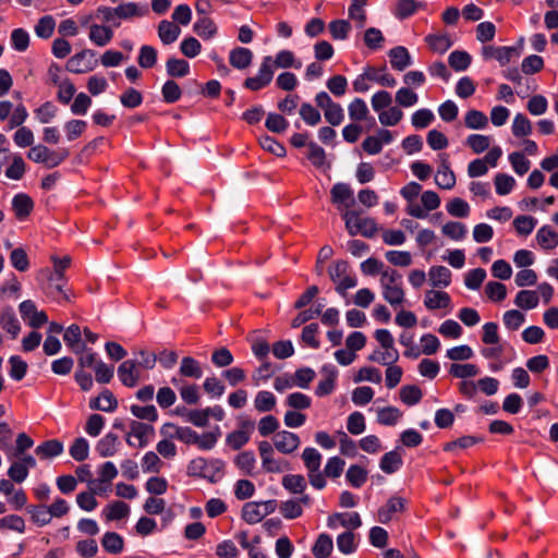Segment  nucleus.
<instances>
[{"label":"nucleus","instance_id":"nucleus-1","mask_svg":"<svg viewBox=\"0 0 558 558\" xmlns=\"http://www.w3.org/2000/svg\"><path fill=\"white\" fill-rule=\"evenodd\" d=\"M302 66L301 61H296L294 53L290 50H281L272 59L270 56L263 58L257 75L247 77L243 85L245 88L257 92L268 86L274 77L275 68H295Z\"/></svg>","mask_w":558,"mask_h":558},{"label":"nucleus","instance_id":"nucleus-2","mask_svg":"<svg viewBox=\"0 0 558 558\" xmlns=\"http://www.w3.org/2000/svg\"><path fill=\"white\" fill-rule=\"evenodd\" d=\"M401 279L402 276L397 270L381 271L380 286L383 289V298L393 307L401 305L404 301Z\"/></svg>","mask_w":558,"mask_h":558},{"label":"nucleus","instance_id":"nucleus-3","mask_svg":"<svg viewBox=\"0 0 558 558\" xmlns=\"http://www.w3.org/2000/svg\"><path fill=\"white\" fill-rule=\"evenodd\" d=\"M69 155L68 148L52 150L43 144H38L31 147L27 158L36 163H43L46 168L50 169L60 166Z\"/></svg>","mask_w":558,"mask_h":558},{"label":"nucleus","instance_id":"nucleus-4","mask_svg":"<svg viewBox=\"0 0 558 558\" xmlns=\"http://www.w3.org/2000/svg\"><path fill=\"white\" fill-rule=\"evenodd\" d=\"M345 222V229L350 235L362 234L366 238H373L377 232V225L372 218H363L354 210H345L342 215Z\"/></svg>","mask_w":558,"mask_h":558},{"label":"nucleus","instance_id":"nucleus-5","mask_svg":"<svg viewBox=\"0 0 558 558\" xmlns=\"http://www.w3.org/2000/svg\"><path fill=\"white\" fill-rule=\"evenodd\" d=\"M330 279L336 283V291L342 296L345 295L348 289L354 288L357 280L350 275V266L345 260H336L328 268Z\"/></svg>","mask_w":558,"mask_h":558},{"label":"nucleus","instance_id":"nucleus-6","mask_svg":"<svg viewBox=\"0 0 558 558\" xmlns=\"http://www.w3.org/2000/svg\"><path fill=\"white\" fill-rule=\"evenodd\" d=\"M95 56L93 50L84 49L68 60L66 70L76 74L89 72L97 63Z\"/></svg>","mask_w":558,"mask_h":558},{"label":"nucleus","instance_id":"nucleus-7","mask_svg":"<svg viewBox=\"0 0 558 558\" xmlns=\"http://www.w3.org/2000/svg\"><path fill=\"white\" fill-rule=\"evenodd\" d=\"M141 368L137 360H125L118 367L119 379L126 387H135L141 378Z\"/></svg>","mask_w":558,"mask_h":558},{"label":"nucleus","instance_id":"nucleus-8","mask_svg":"<svg viewBox=\"0 0 558 558\" xmlns=\"http://www.w3.org/2000/svg\"><path fill=\"white\" fill-rule=\"evenodd\" d=\"M274 447L283 454L294 452L301 444L300 437L288 430L277 432L272 437Z\"/></svg>","mask_w":558,"mask_h":558},{"label":"nucleus","instance_id":"nucleus-9","mask_svg":"<svg viewBox=\"0 0 558 558\" xmlns=\"http://www.w3.org/2000/svg\"><path fill=\"white\" fill-rule=\"evenodd\" d=\"M330 196L338 209L348 210L355 203L353 191L347 183H336L330 190Z\"/></svg>","mask_w":558,"mask_h":558},{"label":"nucleus","instance_id":"nucleus-10","mask_svg":"<svg viewBox=\"0 0 558 558\" xmlns=\"http://www.w3.org/2000/svg\"><path fill=\"white\" fill-rule=\"evenodd\" d=\"M407 499L400 496H392L388 499L385 506L380 507L377 511V520L387 524L392 520L395 513L403 512L405 510Z\"/></svg>","mask_w":558,"mask_h":558},{"label":"nucleus","instance_id":"nucleus-11","mask_svg":"<svg viewBox=\"0 0 558 558\" xmlns=\"http://www.w3.org/2000/svg\"><path fill=\"white\" fill-rule=\"evenodd\" d=\"M435 183L444 190H451L456 185V175L450 169L448 156L440 155V165L435 174Z\"/></svg>","mask_w":558,"mask_h":558},{"label":"nucleus","instance_id":"nucleus-12","mask_svg":"<svg viewBox=\"0 0 558 558\" xmlns=\"http://www.w3.org/2000/svg\"><path fill=\"white\" fill-rule=\"evenodd\" d=\"M362 525L361 517L357 512L351 513H333L327 519V526L336 530L338 526L347 529H357Z\"/></svg>","mask_w":558,"mask_h":558},{"label":"nucleus","instance_id":"nucleus-13","mask_svg":"<svg viewBox=\"0 0 558 558\" xmlns=\"http://www.w3.org/2000/svg\"><path fill=\"white\" fill-rule=\"evenodd\" d=\"M513 56H518L517 49L514 47L485 46L483 48V57L485 59H495L501 65L509 63Z\"/></svg>","mask_w":558,"mask_h":558},{"label":"nucleus","instance_id":"nucleus-14","mask_svg":"<svg viewBox=\"0 0 558 558\" xmlns=\"http://www.w3.org/2000/svg\"><path fill=\"white\" fill-rule=\"evenodd\" d=\"M130 428L131 433L126 438L129 445H132L130 436H134L138 439V446L143 448L148 444L149 437L154 435V427L151 425L144 424L138 421H132Z\"/></svg>","mask_w":558,"mask_h":558},{"label":"nucleus","instance_id":"nucleus-15","mask_svg":"<svg viewBox=\"0 0 558 558\" xmlns=\"http://www.w3.org/2000/svg\"><path fill=\"white\" fill-rule=\"evenodd\" d=\"M424 40L430 50L440 54L448 51L453 45L450 35L447 33L429 34Z\"/></svg>","mask_w":558,"mask_h":558},{"label":"nucleus","instance_id":"nucleus-16","mask_svg":"<svg viewBox=\"0 0 558 558\" xmlns=\"http://www.w3.org/2000/svg\"><path fill=\"white\" fill-rule=\"evenodd\" d=\"M64 282L65 278H58L57 276L50 275L48 282L44 287V291L49 298L58 302L68 301L69 298L63 290Z\"/></svg>","mask_w":558,"mask_h":558},{"label":"nucleus","instance_id":"nucleus-17","mask_svg":"<svg viewBox=\"0 0 558 558\" xmlns=\"http://www.w3.org/2000/svg\"><path fill=\"white\" fill-rule=\"evenodd\" d=\"M12 208L19 220L28 217L34 208L33 199L24 193L16 194L12 199Z\"/></svg>","mask_w":558,"mask_h":558},{"label":"nucleus","instance_id":"nucleus-18","mask_svg":"<svg viewBox=\"0 0 558 558\" xmlns=\"http://www.w3.org/2000/svg\"><path fill=\"white\" fill-rule=\"evenodd\" d=\"M390 64L397 71H403L411 65V56L403 46H397L389 50Z\"/></svg>","mask_w":558,"mask_h":558},{"label":"nucleus","instance_id":"nucleus-19","mask_svg":"<svg viewBox=\"0 0 558 558\" xmlns=\"http://www.w3.org/2000/svg\"><path fill=\"white\" fill-rule=\"evenodd\" d=\"M253 60V52L248 48L236 47L230 51V64L239 70L248 68Z\"/></svg>","mask_w":558,"mask_h":558},{"label":"nucleus","instance_id":"nucleus-20","mask_svg":"<svg viewBox=\"0 0 558 558\" xmlns=\"http://www.w3.org/2000/svg\"><path fill=\"white\" fill-rule=\"evenodd\" d=\"M181 29L173 22L162 20L158 25V37L163 45L173 44L180 36Z\"/></svg>","mask_w":558,"mask_h":558},{"label":"nucleus","instance_id":"nucleus-21","mask_svg":"<svg viewBox=\"0 0 558 558\" xmlns=\"http://www.w3.org/2000/svg\"><path fill=\"white\" fill-rule=\"evenodd\" d=\"M117 17L129 20L132 17L144 16L148 13L147 5H141L135 2H126L116 8Z\"/></svg>","mask_w":558,"mask_h":558},{"label":"nucleus","instance_id":"nucleus-22","mask_svg":"<svg viewBox=\"0 0 558 558\" xmlns=\"http://www.w3.org/2000/svg\"><path fill=\"white\" fill-rule=\"evenodd\" d=\"M90 409L100 410L104 412H112L118 407V401L113 393L106 389L97 398L93 399L89 403Z\"/></svg>","mask_w":558,"mask_h":558},{"label":"nucleus","instance_id":"nucleus-23","mask_svg":"<svg viewBox=\"0 0 558 558\" xmlns=\"http://www.w3.org/2000/svg\"><path fill=\"white\" fill-rule=\"evenodd\" d=\"M451 276V271L445 266H433L428 271L429 282L434 288H447Z\"/></svg>","mask_w":558,"mask_h":558},{"label":"nucleus","instance_id":"nucleus-24","mask_svg":"<svg viewBox=\"0 0 558 558\" xmlns=\"http://www.w3.org/2000/svg\"><path fill=\"white\" fill-rule=\"evenodd\" d=\"M63 452V444L58 439H50L36 447L35 453L43 460L51 459Z\"/></svg>","mask_w":558,"mask_h":558},{"label":"nucleus","instance_id":"nucleus-25","mask_svg":"<svg viewBox=\"0 0 558 558\" xmlns=\"http://www.w3.org/2000/svg\"><path fill=\"white\" fill-rule=\"evenodd\" d=\"M88 37L96 46L104 47L111 41L113 32L108 26L93 24Z\"/></svg>","mask_w":558,"mask_h":558},{"label":"nucleus","instance_id":"nucleus-26","mask_svg":"<svg viewBox=\"0 0 558 558\" xmlns=\"http://www.w3.org/2000/svg\"><path fill=\"white\" fill-rule=\"evenodd\" d=\"M179 373L182 377L199 379L203 376L201 363L192 356H184L181 360Z\"/></svg>","mask_w":558,"mask_h":558},{"label":"nucleus","instance_id":"nucleus-27","mask_svg":"<svg viewBox=\"0 0 558 558\" xmlns=\"http://www.w3.org/2000/svg\"><path fill=\"white\" fill-rule=\"evenodd\" d=\"M450 303V295L444 291H428L424 299L425 306L432 311L448 307Z\"/></svg>","mask_w":558,"mask_h":558},{"label":"nucleus","instance_id":"nucleus-28","mask_svg":"<svg viewBox=\"0 0 558 558\" xmlns=\"http://www.w3.org/2000/svg\"><path fill=\"white\" fill-rule=\"evenodd\" d=\"M118 445L119 437L116 434L109 433L97 442L96 451L102 458L112 457L118 450Z\"/></svg>","mask_w":558,"mask_h":558},{"label":"nucleus","instance_id":"nucleus-29","mask_svg":"<svg viewBox=\"0 0 558 558\" xmlns=\"http://www.w3.org/2000/svg\"><path fill=\"white\" fill-rule=\"evenodd\" d=\"M81 336L82 330L76 324L69 326L63 335L64 342L76 354L82 353L85 350V345L80 344Z\"/></svg>","mask_w":558,"mask_h":558},{"label":"nucleus","instance_id":"nucleus-30","mask_svg":"<svg viewBox=\"0 0 558 558\" xmlns=\"http://www.w3.org/2000/svg\"><path fill=\"white\" fill-rule=\"evenodd\" d=\"M333 549V542L330 535L322 533L315 541L312 553L316 558H327Z\"/></svg>","mask_w":558,"mask_h":558},{"label":"nucleus","instance_id":"nucleus-31","mask_svg":"<svg viewBox=\"0 0 558 558\" xmlns=\"http://www.w3.org/2000/svg\"><path fill=\"white\" fill-rule=\"evenodd\" d=\"M366 77H368L369 81L376 82L377 84L385 87H393L397 84L396 78L391 74L387 73L385 69L367 66Z\"/></svg>","mask_w":558,"mask_h":558},{"label":"nucleus","instance_id":"nucleus-32","mask_svg":"<svg viewBox=\"0 0 558 558\" xmlns=\"http://www.w3.org/2000/svg\"><path fill=\"white\" fill-rule=\"evenodd\" d=\"M536 240L542 248L553 250L558 245V232L548 226H544L537 231Z\"/></svg>","mask_w":558,"mask_h":558},{"label":"nucleus","instance_id":"nucleus-33","mask_svg":"<svg viewBox=\"0 0 558 558\" xmlns=\"http://www.w3.org/2000/svg\"><path fill=\"white\" fill-rule=\"evenodd\" d=\"M402 463L401 454L392 450L381 457L379 466L386 474H392L401 468Z\"/></svg>","mask_w":558,"mask_h":558},{"label":"nucleus","instance_id":"nucleus-34","mask_svg":"<svg viewBox=\"0 0 558 558\" xmlns=\"http://www.w3.org/2000/svg\"><path fill=\"white\" fill-rule=\"evenodd\" d=\"M108 521H118L130 514V506L123 501H113L104 509Z\"/></svg>","mask_w":558,"mask_h":558},{"label":"nucleus","instance_id":"nucleus-35","mask_svg":"<svg viewBox=\"0 0 558 558\" xmlns=\"http://www.w3.org/2000/svg\"><path fill=\"white\" fill-rule=\"evenodd\" d=\"M262 468L267 473H282L290 470V463L283 459L276 458L274 452L262 458Z\"/></svg>","mask_w":558,"mask_h":558},{"label":"nucleus","instance_id":"nucleus-36","mask_svg":"<svg viewBox=\"0 0 558 558\" xmlns=\"http://www.w3.org/2000/svg\"><path fill=\"white\" fill-rule=\"evenodd\" d=\"M194 32L204 39L213 38L217 33V26L208 16H201L193 26Z\"/></svg>","mask_w":558,"mask_h":558},{"label":"nucleus","instance_id":"nucleus-37","mask_svg":"<svg viewBox=\"0 0 558 558\" xmlns=\"http://www.w3.org/2000/svg\"><path fill=\"white\" fill-rule=\"evenodd\" d=\"M166 70L171 77H184L190 73V64L184 59L169 58Z\"/></svg>","mask_w":558,"mask_h":558},{"label":"nucleus","instance_id":"nucleus-38","mask_svg":"<svg viewBox=\"0 0 558 558\" xmlns=\"http://www.w3.org/2000/svg\"><path fill=\"white\" fill-rule=\"evenodd\" d=\"M471 56L463 50H454L448 57V63L457 72L465 71L471 64Z\"/></svg>","mask_w":558,"mask_h":558},{"label":"nucleus","instance_id":"nucleus-39","mask_svg":"<svg viewBox=\"0 0 558 558\" xmlns=\"http://www.w3.org/2000/svg\"><path fill=\"white\" fill-rule=\"evenodd\" d=\"M282 486L291 494H303L306 481L301 474H288L282 477Z\"/></svg>","mask_w":558,"mask_h":558},{"label":"nucleus","instance_id":"nucleus-40","mask_svg":"<svg viewBox=\"0 0 558 558\" xmlns=\"http://www.w3.org/2000/svg\"><path fill=\"white\" fill-rule=\"evenodd\" d=\"M101 545L108 553L117 555L122 551L124 541L118 533L107 532L102 536Z\"/></svg>","mask_w":558,"mask_h":558},{"label":"nucleus","instance_id":"nucleus-41","mask_svg":"<svg viewBox=\"0 0 558 558\" xmlns=\"http://www.w3.org/2000/svg\"><path fill=\"white\" fill-rule=\"evenodd\" d=\"M158 52L156 48L149 45H143L140 48L137 63L143 69H151L157 63Z\"/></svg>","mask_w":558,"mask_h":558},{"label":"nucleus","instance_id":"nucleus-42","mask_svg":"<svg viewBox=\"0 0 558 558\" xmlns=\"http://www.w3.org/2000/svg\"><path fill=\"white\" fill-rule=\"evenodd\" d=\"M401 416L402 412L395 407H385L377 411V422L386 426L396 425Z\"/></svg>","mask_w":558,"mask_h":558},{"label":"nucleus","instance_id":"nucleus-43","mask_svg":"<svg viewBox=\"0 0 558 558\" xmlns=\"http://www.w3.org/2000/svg\"><path fill=\"white\" fill-rule=\"evenodd\" d=\"M28 512L31 514L32 521L38 526H45L52 520L50 510L48 506L45 505L31 506L28 508Z\"/></svg>","mask_w":558,"mask_h":558},{"label":"nucleus","instance_id":"nucleus-44","mask_svg":"<svg viewBox=\"0 0 558 558\" xmlns=\"http://www.w3.org/2000/svg\"><path fill=\"white\" fill-rule=\"evenodd\" d=\"M322 459V454L315 448L307 447L303 450L302 460L307 470V473L318 471L320 469Z\"/></svg>","mask_w":558,"mask_h":558},{"label":"nucleus","instance_id":"nucleus-45","mask_svg":"<svg viewBox=\"0 0 558 558\" xmlns=\"http://www.w3.org/2000/svg\"><path fill=\"white\" fill-rule=\"evenodd\" d=\"M242 519L248 524H256L264 519L257 501L246 502L242 508Z\"/></svg>","mask_w":558,"mask_h":558},{"label":"nucleus","instance_id":"nucleus-46","mask_svg":"<svg viewBox=\"0 0 558 558\" xmlns=\"http://www.w3.org/2000/svg\"><path fill=\"white\" fill-rule=\"evenodd\" d=\"M11 165L5 170V177L11 180H21L26 171V163L21 155L11 156Z\"/></svg>","mask_w":558,"mask_h":558},{"label":"nucleus","instance_id":"nucleus-47","mask_svg":"<svg viewBox=\"0 0 558 558\" xmlns=\"http://www.w3.org/2000/svg\"><path fill=\"white\" fill-rule=\"evenodd\" d=\"M276 397L274 393L267 390H262L257 392L254 399V407L258 412H269L276 405Z\"/></svg>","mask_w":558,"mask_h":558},{"label":"nucleus","instance_id":"nucleus-48","mask_svg":"<svg viewBox=\"0 0 558 558\" xmlns=\"http://www.w3.org/2000/svg\"><path fill=\"white\" fill-rule=\"evenodd\" d=\"M235 465L246 475L254 473L256 459L253 451H243L234 459Z\"/></svg>","mask_w":558,"mask_h":558},{"label":"nucleus","instance_id":"nucleus-49","mask_svg":"<svg viewBox=\"0 0 558 558\" xmlns=\"http://www.w3.org/2000/svg\"><path fill=\"white\" fill-rule=\"evenodd\" d=\"M514 303L520 308L532 310L538 304V295L535 291L521 290L518 292Z\"/></svg>","mask_w":558,"mask_h":558},{"label":"nucleus","instance_id":"nucleus-50","mask_svg":"<svg viewBox=\"0 0 558 558\" xmlns=\"http://www.w3.org/2000/svg\"><path fill=\"white\" fill-rule=\"evenodd\" d=\"M58 108L52 101H46L34 110L36 119L43 123H50L57 116Z\"/></svg>","mask_w":558,"mask_h":558},{"label":"nucleus","instance_id":"nucleus-51","mask_svg":"<svg viewBox=\"0 0 558 558\" xmlns=\"http://www.w3.org/2000/svg\"><path fill=\"white\" fill-rule=\"evenodd\" d=\"M464 123L468 129L481 130L486 128L488 119L482 111L472 109L465 113Z\"/></svg>","mask_w":558,"mask_h":558},{"label":"nucleus","instance_id":"nucleus-52","mask_svg":"<svg viewBox=\"0 0 558 558\" xmlns=\"http://www.w3.org/2000/svg\"><path fill=\"white\" fill-rule=\"evenodd\" d=\"M0 326L9 332L12 338H16L21 326L12 311H4L0 316Z\"/></svg>","mask_w":558,"mask_h":558},{"label":"nucleus","instance_id":"nucleus-53","mask_svg":"<svg viewBox=\"0 0 558 558\" xmlns=\"http://www.w3.org/2000/svg\"><path fill=\"white\" fill-rule=\"evenodd\" d=\"M403 118V112L399 106L389 107L388 110H384L378 114L380 124L385 126L397 125Z\"/></svg>","mask_w":558,"mask_h":558},{"label":"nucleus","instance_id":"nucleus-54","mask_svg":"<svg viewBox=\"0 0 558 558\" xmlns=\"http://www.w3.org/2000/svg\"><path fill=\"white\" fill-rule=\"evenodd\" d=\"M423 397L422 390L415 385H407L400 389V399L407 405L417 404Z\"/></svg>","mask_w":558,"mask_h":558},{"label":"nucleus","instance_id":"nucleus-55","mask_svg":"<svg viewBox=\"0 0 558 558\" xmlns=\"http://www.w3.org/2000/svg\"><path fill=\"white\" fill-rule=\"evenodd\" d=\"M531 133V121L523 113H517L512 122V134L515 137H523L530 135Z\"/></svg>","mask_w":558,"mask_h":558},{"label":"nucleus","instance_id":"nucleus-56","mask_svg":"<svg viewBox=\"0 0 558 558\" xmlns=\"http://www.w3.org/2000/svg\"><path fill=\"white\" fill-rule=\"evenodd\" d=\"M395 100L399 107L409 108L417 104L418 95L409 87H401L397 90Z\"/></svg>","mask_w":558,"mask_h":558},{"label":"nucleus","instance_id":"nucleus-57","mask_svg":"<svg viewBox=\"0 0 558 558\" xmlns=\"http://www.w3.org/2000/svg\"><path fill=\"white\" fill-rule=\"evenodd\" d=\"M345 477L350 485L359 488L366 482L367 471L357 464H353L348 469Z\"/></svg>","mask_w":558,"mask_h":558},{"label":"nucleus","instance_id":"nucleus-58","mask_svg":"<svg viewBox=\"0 0 558 558\" xmlns=\"http://www.w3.org/2000/svg\"><path fill=\"white\" fill-rule=\"evenodd\" d=\"M54 27V19L51 15H45L37 22L35 26V33L38 37L47 39L52 36Z\"/></svg>","mask_w":558,"mask_h":558},{"label":"nucleus","instance_id":"nucleus-59","mask_svg":"<svg viewBox=\"0 0 558 558\" xmlns=\"http://www.w3.org/2000/svg\"><path fill=\"white\" fill-rule=\"evenodd\" d=\"M337 547L344 555L354 553L356 550L354 533L351 531H347L338 535Z\"/></svg>","mask_w":558,"mask_h":558},{"label":"nucleus","instance_id":"nucleus-60","mask_svg":"<svg viewBox=\"0 0 558 558\" xmlns=\"http://www.w3.org/2000/svg\"><path fill=\"white\" fill-rule=\"evenodd\" d=\"M446 208L449 215L457 218H464L470 214L469 204L459 197L452 198L449 203H447Z\"/></svg>","mask_w":558,"mask_h":558},{"label":"nucleus","instance_id":"nucleus-61","mask_svg":"<svg viewBox=\"0 0 558 558\" xmlns=\"http://www.w3.org/2000/svg\"><path fill=\"white\" fill-rule=\"evenodd\" d=\"M161 95L166 102L173 104L181 98L182 90L175 81L168 80L162 85Z\"/></svg>","mask_w":558,"mask_h":558},{"label":"nucleus","instance_id":"nucleus-62","mask_svg":"<svg viewBox=\"0 0 558 558\" xmlns=\"http://www.w3.org/2000/svg\"><path fill=\"white\" fill-rule=\"evenodd\" d=\"M435 119V116L430 109H418L416 110L412 117L411 122L415 129H425L427 128Z\"/></svg>","mask_w":558,"mask_h":558},{"label":"nucleus","instance_id":"nucleus-63","mask_svg":"<svg viewBox=\"0 0 558 558\" xmlns=\"http://www.w3.org/2000/svg\"><path fill=\"white\" fill-rule=\"evenodd\" d=\"M349 117L353 121H363L368 114L366 102L361 98L352 100L348 107Z\"/></svg>","mask_w":558,"mask_h":558},{"label":"nucleus","instance_id":"nucleus-64","mask_svg":"<svg viewBox=\"0 0 558 558\" xmlns=\"http://www.w3.org/2000/svg\"><path fill=\"white\" fill-rule=\"evenodd\" d=\"M329 32L333 39L343 40L348 37L351 25L345 20H335L329 23Z\"/></svg>","mask_w":558,"mask_h":558}]
</instances>
